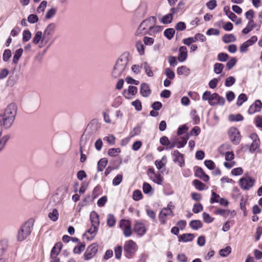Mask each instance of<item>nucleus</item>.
Instances as JSON below:
<instances>
[{
    "label": "nucleus",
    "instance_id": "1",
    "mask_svg": "<svg viewBox=\"0 0 262 262\" xmlns=\"http://www.w3.org/2000/svg\"><path fill=\"white\" fill-rule=\"evenodd\" d=\"M129 61V55L124 53L118 59L114 67L112 74L113 77L118 78L124 74L127 70Z\"/></svg>",
    "mask_w": 262,
    "mask_h": 262
},
{
    "label": "nucleus",
    "instance_id": "2",
    "mask_svg": "<svg viewBox=\"0 0 262 262\" xmlns=\"http://www.w3.org/2000/svg\"><path fill=\"white\" fill-rule=\"evenodd\" d=\"M157 23V18L155 16H151L144 20L140 24L137 30L135 33L136 36H141L146 34L147 32L156 25Z\"/></svg>",
    "mask_w": 262,
    "mask_h": 262
},
{
    "label": "nucleus",
    "instance_id": "3",
    "mask_svg": "<svg viewBox=\"0 0 262 262\" xmlns=\"http://www.w3.org/2000/svg\"><path fill=\"white\" fill-rule=\"evenodd\" d=\"M238 183L242 189L249 190L254 186L256 180L251 177L248 173H245L239 179Z\"/></svg>",
    "mask_w": 262,
    "mask_h": 262
},
{
    "label": "nucleus",
    "instance_id": "4",
    "mask_svg": "<svg viewBox=\"0 0 262 262\" xmlns=\"http://www.w3.org/2000/svg\"><path fill=\"white\" fill-rule=\"evenodd\" d=\"M138 250V246L133 240L125 242L124 245V253L125 256L128 259L133 258Z\"/></svg>",
    "mask_w": 262,
    "mask_h": 262
},
{
    "label": "nucleus",
    "instance_id": "5",
    "mask_svg": "<svg viewBox=\"0 0 262 262\" xmlns=\"http://www.w3.org/2000/svg\"><path fill=\"white\" fill-rule=\"evenodd\" d=\"M32 226L33 224L31 222H28L24 224L18 232V241H23L26 239L30 234Z\"/></svg>",
    "mask_w": 262,
    "mask_h": 262
},
{
    "label": "nucleus",
    "instance_id": "6",
    "mask_svg": "<svg viewBox=\"0 0 262 262\" xmlns=\"http://www.w3.org/2000/svg\"><path fill=\"white\" fill-rule=\"evenodd\" d=\"M228 136L230 141L235 145H237L241 141V135L239 130L237 128L232 127L228 132Z\"/></svg>",
    "mask_w": 262,
    "mask_h": 262
},
{
    "label": "nucleus",
    "instance_id": "7",
    "mask_svg": "<svg viewBox=\"0 0 262 262\" xmlns=\"http://www.w3.org/2000/svg\"><path fill=\"white\" fill-rule=\"evenodd\" d=\"M98 249V245L97 243H93L90 245L84 253L83 256L85 260H88L93 258L97 253Z\"/></svg>",
    "mask_w": 262,
    "mask_h": 262
},
{
    "label": "nucleus",
    "instance_id": "8",
    "mask_svg": "<svg viewBox=\"0 0 262 262\" xmlns=\"http://www.w3.org/2000/svg\"><path fill=\"white\" fill-rule=\"evenodd\" d=\"M147 174L149 179L154 182L158 185H162L163 178L160 175L156 174L153 168L150 167L148 168L147 171Z\"/></svg>",
    "mask_w": 262,
    "mask_h": 262
},
{
    "label": "nucleus",
    "instance_id": "9",
    "mask_svg": "<svg viewBox=\"0 0 262 262\" xmlns=\"http://www.w3.org/2000/svg\"><path fill=\"white\" fill-rule=\"evenodd\" d=\"M56 29V25L54 23H51L48 25L43 32L44 41L48 42L51 39V36L53 34Z\"/></svg>",
    "mask_w": 262,
    "mask_h": 262
},
{
    "label": "nucleus",
    "instance_id": "10",
    "mask_svg": "<svg viewBox=\"0 0 262 262\" xmlns=\"http://www.w3.org/2000/svg\"><path fill=\"white\" fill-rule=\"evenodd\" d=\"M170 215L173 216L174 215L172 210L163 208L160 211L159 215V219L162 225H165L166 223V217Z\"/></svg>",
    "mask_w": 262,
    "mask_h": 262
},
{
    "label": "nucleus",
    "instance_id": "11",
    "mask_svg": "<svg viewBox=\"0 0 262 262\" xmlns=\"http://www.w3.org/2000/svg\"><path fill=\"white\" fill-rule=\"evenodd\" d=\"M134 231L138 235L143 236L146 233L147 228L144 223L141 221H137L134 227Z\"/></svg>",
    "mask_w": 262,
    "mask_h": 262
},
{
    "label": "nucleus",
    "instance_id": "12",
    "mask_svg": "<svg viewBox=\"0 0 262 262\" xmlns=\"http://www.w3.org/2000/svg\"><path fill=\"white\" fill-rule=\"evenodd\" d=\"M4 113L15 120L17 114V106L16 104L13 103L9 104L5 109Z\"/></svg>",
    "mask_w": 262,
    "mask_h": 262
},
{
    "label": "nucleus",
    "instance_id": "13",
    "mask_svg": "<svg viewBox=\"0 0 262 262\" xmlns=\"http://www.w3.org/2000/svg\"><path fill=\"white\" fill-rule=\"evenodd\" d=\"M0 118L3 124V127L5 129L9 128L13 124L15 120L5 114H0Z\"/></svg>",
    "mask_w": 262,
    "mask_h": 262
},
{
    "label": "nucleus",
    "instance_id": "14",
    "mask_svg": "<svg viewBox=\"0 0 262 262\" xmlns=\"http://www.w3.org/2000/svg\"><path fill=\"white\" fill-rule=\"evenodd\" d=\"M224 11L228 18L232 21L235 22L236 24L239 25L242 23V19L238 18L233 12H231L229 7H225L224 8Z\"/></svg>",
    "mask_w": 262,
    "mask_h": 262
},
{
    "label": "nucleus",
    "instance_id": "15",
    "mask_svg": "<svg viewBox=\"0 0 262 262\" xmlns=\"http://www.w3.org/2000/svg\"><path fill=\"white\" fill-rule=\"evenodd\" d=\"M225 102V100L223 97H221L218 94L214 93L212 94L209 104L210 105H215L217 104L223 105Z\"/></svg>",
    "mask_w": 262,
    "mask_h": 262
},
{
    "label": "nucleus",
    "instance_id": "16",
    "mask_svg": "<svg viewBox=\"0 0 262 262\" xmlns=\"http://www.w3.org/2000/svg\"><path fill=\"white\" fill-rule=\"evenodd\" d=\"M173 160L175 163L178 164L180 167H183L185 164L184 155L180 153L178 150H175L172 153Z\"/></svg>",
    "mask_w": 262,
    "mask_h": 262
},
{
    "label": "nucleus",
    "instance_id": "17",
    "mask_svg": "<svg viewBox=\"0 0 262 262\" xmlns=\"http://www.w3.org/2000/svg\"><path fill=\"white\" fill-rule=\"evenodd\" d=\"M250 137L253 140V141L250 145L249 150L251 152H254L259 148L260 141L258 136L255 133L252 134Z\"/></svg>",
    "mask_w": 262,
    "mask_h": 262
},
{
    "label": "nucleus",
    "instance_id": "18",
    "mask_svg": "<svg viewBox=\"0 0 262 262\" xmlns=\"http://www.w3.org/2000/svg\"><path fill=\"white\" fill-rule=\"evenodd\" d=\"M43 38L44 36L42 32L40 31H37L33 38L32 42L35 45H37L40 42L41 46H40L39 47L41 48L48 43L47 41H44Z\"/></svg>",
    "mask_w": 262,
    "mask_h": 262
},
{
    "label": "nucleus",
    "instance_id": "19",
    "mask_svg": "<svg viewBox=\"0 0 262 262\" xmlns=\"http://www.w3.org/2000/svg\"><path fill=\"white\" fill-rule=\"evenodd\" d=\"M261 108V102L259 100H256L254 103L249 107L248 112L249 114H253L256 112H260Z\"/></svg>",
    "mask_w": 262,
    "mask_h": 262
},
{
    "label": "nucleus",
    "instance_id": "20",
    "mask_svg": "<svg viewBox=\"0 0 262 262\" xmlns=\"http://www.w3.org/2000/svg\"><path fill=\"white\" fill-rule=\"evenodd\" d=\"M187 49L185 46H181L179 48V53L178 59L180 62H183L186 60L187 58Z\"/></svg>",
    "mask_w": 262,
    "mask_h": 262
},
{
    "label": "nucleus",
    "instance_id": "21",
    "mask_svg": "<svg viewBox=\"0 0 262 262\" xmlns=\"http://www.w3.org/2000/svg\"><path fill=\"white\" fill-rule=\"evenodd\" d=\"M138 89L135 86H129L128 90H124L123 96L127 99H130L132 95H135L137 93Z\"/></svg>",
    "mask_w": 262,
    "mask_h": 262
},
{
    "label": "nucleus",
    "instance_id": "22",
    "mask_svg": "<svg viewBox=\"0 0 262 262\" xmlns=\"http://www.w3.org/2000/svg\"><path fill=\"white\" fill-rule=\"evenodd\" d=\"M87 142V138L82 135L80 143V151L81 152L80 162H84L86 159V155L83 154L82 148L84 146Z\"/></svg>",
    "mask_w": 262,
    "mask_h": 262
},
{
    "label": "nucleus",
    "instance_id": "23",
    "mask_svg": "<svg viewBox=\"0 0 262 262\" xmlns=\"http://www.w3.org/2000/svg\"><path fill=\"white\" fill-rule=\"evenodd\" d=\"M149 85L146 83H142L140 88V93L143 97H147L151 94Z\"/></svg>",
    "mask_w": 262,
    "mask_h": 262
},
{
    "label": "nucleus",
    "instance_id": "24",
    "mask_svg": "<svg viewBox=\"0 0 262 262\" xmlns=\"http://www.w3.org/2000/svg\"><path fill=\"white\" fill-rule=\"evenodd\" d=\"M195 176L205 182H207L209 179V176L207 175L203 171L202 168L200 167H199L196 169L195 172Z\"/></svg>",
    "mask_w": 262,
    "mask_h": 262
},
{
    "label": "nucleus",
    "instance_id": "25",
    "mask_svg": "<svg viewBox=\"0 0 262 262\" xmlns=\"http://www.w3.org/2000/svg\"><path fill=\"white\" fill-rule=\"evenodd\" d=\"M194 237V235L192 233H185L178 236L179 241L184 243L192 241Z\"/></svg>",
    "mask_w": 262,
    "mask_h": 262
},
{
    "label": "nucleus",
    "instance_id": "26",
    "mask_svg": "<svg viewBox=\"0 0 262 262\" xmlns=\"http://www.w3.org/2000/svg\"><path fill=\"white\" fill-rule=\"evenodd\" d=\"M9 246V242L7 239L0 241V256L6 252Z\"/></svg>",
    "mask_w": 262,
    "mask_h": 262
},
{
    "label": "nucleus",
    "instance_id": "27",
    "mask_svg": "<svg viewBox=\"0 0 262 262\" xmlns=\"http://www.w3.org/2000/svg\"><path fill=\"white\" fill-rule=\"evenodd\" d=\"M161 31V27L159 26H157L156 24L151 27V28L147 32L146 34L155 36L156 34H159Z\"/></svg>",
    "mask_w": 262,
    "mask_h": 262
},
{
    "label": "nucleus",
    "instance_id": "28",
    "mask_svg": "<svg viewBox=\"0 0 262 262\" xmlns=\"http://www.w3.org/2000/svg\"><path fill=\"white\" fill-rule=\"evenodd\" d=\"M90 220H91L92 225H95L96 226H99V224H100L99 220V215L96 212L93 211L91 213Z\"/></svg>",
    "mask_w": 262,
    "mask_h": 262
},
{
    "label": "nucleus",
    "instance_id": "29",
    "mask_svg": "<svg viewBox=\"0 0 262 262\" xmlns=\"http://www.w3.org/2000/svg\"><path fill=\"white\" fill-rule=\"evenodd\" d=\"M62 248L61 243H56L52 248L50 255H58Z\"/></svg>",
    "mask_w": 262,
    "mask_h": 262
},
{
    "label": "nucleus",
    "instance_id": "30",
    "mask_svg": "<svg viewBox=\"0 0 262 262\" xmlns=\"http://www.w3.org/2000/svg\"><path fill=\"white\" fill-rule=\"evenodd\" d=\"M107 225L110 227H114L116 223V220L115 216L111 213H110L107 216Z\"/></svg>",
    "mask_w": 262,
    "mask_h": 262
},
{
    "label": "nucleus",
    "instance_id": "31",
    "mask_svg": "<svg viewBox=\"0 0 262 262\" xmlns=\"http://www.w3.org/2000/svg\"><path fill=\"white\" fill-rule=\"evenodd\" d=\"M142 67L145 70V72L148 77H153L154 73L152 71L151 67L148 64L147 62H144L142 64Z\"/></svg>",
    "mask_w": 262,
    "mask_h": 262
},
{
    "label": "nucleus",
    "instance_id": "32",
    "mask_svg": "<svg viewBox=\"0 0 262 262\" xmlns=\"http://www.w3.org/2000/svg\"><path fill=\"white\" fill-rule=\"evenodd\" d=\"M230 213L231 214H235V211L234 210L230 211L223 209H218L215 211L214 213L217 215H220L224 217H226L228 213Z\"/></svg>",
    "mask_w": 262,
    "mask_h": 262
},
{
    "label": "nucleus",
    "instance_id": "33",
    "mask_svg": "<svg viewBox=\"0 0 262 262\" xmlns=\"http://www.w3.org/2000/svg\"><path fill=\"white\" fill-rule=\"evenodd\" d=\"M107 163V160L104 158L101 159L97 163V170L98 171H102L105 167Z\"/></svg>",
    "mask_w": 262,
    "mask_h": 262
},
{
    "label": "nucleus",
    "instance_id": "34",
    "mask_svg": "<svg viewBox=\"0 0 262 262\" xmlns=\"http://www.w3.org/2000/svg\"><path fill=\"white\" fill-rule=\"evenodd\" d=\"M255 26V24L254 22V20L249 21L246 27L242 30L243 33L245 34H248L249 32H250L251 31L253 30Z\"/></svg>",
    "mask_w": 262,
    "mask_h": 262
},
{
    "label": "nucleus",
    "instance_id": "35",
    "mask_svg": "<svg viewBox=\"0 0 262 262\" xmlns=\"http://www.w3.org/2000/svg\"><path fill=\"white\" fill-rule=\"evenodd\" d=\"M189 226L193 230H197L201 228L203 225L200 220H193L190 222Z\"/></svg>",
    "mask_w": 262,
    "mask_h": 262
},
{
    "label": "nucleus",
    "instance_id": "36",
    "mask_svg": "<svg viewBox=\"0 0 262 262\" xmlns=\"http://www.w3.org/2000/svg\"><path fill=\"white\" fill-rule=\"evenodd\" d=\"M223 41L225 43H229L234 42L236 41V38L235 36L232 34H225L223 37Z\"/></svg>",
    "mask_w": 262,
    "mask_h": 262
},
{
    "label": "nucleus",
    "instance_id": "37",
    "mask_svg": "<svg viewBox=\"0 0 262 262\" xmlns=\"http://www.w3.org/2000/svg\"><path fill=\"white\" fill-rule=\"evenodd\" d=\"M189 139V137L187 136L185 137H181L180 140L177 139V147L178 148H181L183 147L187 143V140Z\"/></svg>",
    "mask_w": 262,
    "mask_h": 262
},
{
    "label": "nucleus",
    "instance_id": "38",
    "mask_svg": "<svg viewBox=\"0 0 262 262\" xmlns=\"http://www.w3.org/2000/svg\"><path fill=\"white\" fill-rule=\"evenodd\" d=\"M192 183L195 188L199 190L202 191L205 189V185L198 180H193Z\"/></svg>",
    "mask_w": 262,
    "mask_h": 262
},
{
    "label": "nucleus",
    "instance_id": "39",
    "mask_svg": "<svg viewBox=\"0 0 262 262\" xmlns=\"http://www.w3.org/2000/svg\"><path fill=\"white\" fill-rule=\"evenodd\" d=\"M23 52V50L21 48L18 49L15 51L13 58V62L15 64L17 63L19 59L22 55Z\"/></svg>",
    "mask_w": 262,
    "mask_h": 262
},
{
    "label": "nucleus",
    "instance_id": "40",
    "mask_svg": "<svg viewBox=\"0 0 262 262\" xmlns=\"http://www.w3.org/2000/svg\"><path fill=\"white\" fill-rule=\"evenodd\" d=\"M244 119L243 117L239 114H232L229 116V120L231 122H238L242 121Z\"/></svg>",
    "mask_w": 262,
    "mask_h": 262
},
{
    "label": "nucleus",
    "instance_id": "41",
    "mask_svg": "<svg viewBox=\"0 0 262 262\" xmlns=\"http://www.w3.org/2000/svg\"><path fill=\"white\" fill-rule=\"evenodd\" d=\"M175 33V30L173 28H168L164 32V36L169 40L171 39Z\"/></svg>",
    "mask_w": 262,
    "mask_h": 262
},
{
    "label": "nucleus",
    "instance_id": "42",
    "mask_svg": "<svg viewBox=\"0 0 262 262\" xmlns=\"http://www.w3.org/2000/svg\"><path fill=\"white\" fill-rule=\"evenodd\" d=\"M173 19V17L171 14H167L163 16L160 21L164 24H167L170 23Z\"/></svg>",
    "mask_w": 262,
    "mask_h": 262
},
{
    "label": "nucleus",
    "instance_id": "43",
    "mask_svg": "<svg viewBox=\"0 0 262 262\" xmlns=\"http://www.w3.org/2000/svg\"><path fill=\"white\" fill-rule=\"evenodd\" d=\"M136 13L139 16H143L146 13L145 6L143 4L140 5L136 10Z\"/></svg>",
    "mask_w": 262,
    "mask_h": 262
},
{
    "label": "nucleus",
    "instance_id": "44",
    "mask_svg": "<svg viewBox=\"0 0 262 262\" xmlns=\"http://www.w3.org/2000/svg\"><path fill=\"white\" fill-rule=\"evenodd\" d=\"M224 68L223 64L221 63H215L214 64L213 71L216 74H221Z\"/></svg>",
    "mask_w": 262,
    "mask_h": 262
},
{
    "label": "nucleus",
    "instance_id": "45",
    "mask_svg": "<svg viewBox=\"0 0 262 262\" xmlns=\"http://www.w3.org/2000/svg\"><path fill=\"white\" fill-rule=\"evenodd\" d=\"M231 252V248L230 246H227L224 249H221L219 254L222 257L227 256Z\"/></svg>",
    "mask_w": 262,
    "mask_h": 262
},
{
    "label": "nucleus",
    "instance_id": "46",
    "mask_svg": "<svg viewBox=\"0 0 262 262\" xmlns=\"http://www.w3.org/2000/svg\"><path fill=\"white\" fill-rule=\"evenodd\" d=\"M114 252L115 258L117 259H120L122 255V247L121 246L115 247L114 248Z\"/></svg>",
    "mask_w": 262,
    "mask_h": 262
},
{
    "label": "nucleus",
    "instance_id": "47",
    "mask_svg": "<svg viewBox=\"0 0 262 262\" xmlns=\"http://www.w3.org/2000/svg\"><path fill=\"white\" fill-rule=\"evenodd\" d=\"M58 211L56 209H54L51 212L49 213V217L53 221L55 222L58 220Z\"/></svg>",
    "mask_w": 262,
    "mask_h": 262
},
{
    "label": "nucleus",
    "instance_id": "48",
    "mask_svg": "<svg viewBox=\"0 0 262 262\" xmlns=\"http://www.w3.org/2000/svg\"><path fill=\"white\" fill-rule=\"evenodd\" d=\"M103 140L107 142L109 144L114 145L116 142V137L113 135H110L103 138Z\"/></svg>",
    "mask_w": 262,
    "mask_h": 262
},
{
    "label": "nucleus",
    "instance_id": "49",
    "mask_svg": "<svg viewBox=\"0 0 262 262\" xmlns=\"http://www.w3.org/2000/svg\"><path fill=\"white\" fill-rule=\"evenodd\" d=\"M143 191L145 194H151L152 193V189L151 185L146 182H144L143 184Z\"/></svg>",
    "mask_w": 262,
    "mask_h": 262
},
{
    "label": "nucleus",
    "instance_id": "50",
    "mask_svg": "<svg viewBox=\"0 0 262 262\" xmlns=\"http://www.w3.org/2000/svg\"><path fill=\"white\" fill-rule=\"evenodd\" d=\"M85 245L84 243H80L77 246H76L73 250L75 254H80L85 249Z\"/></svg>",
    "mask_w": 262,
    "mask_h": 262
},
{
    "label": "nucleus",
    "instance_id": "51",
    "mask_svg": "<svg viewBox=\"0 0 262 262\" xmlns=\"http://www.w3.org/2000/svg\"><path fill=\"white\" fill-rule=\"evenodd\" d=\"M121 152V149L119 148H112L108 150V155L111 157H116L118 154Z\"/></svg>",
    "mask_w": 262,
    "mask_h": 262
},
{
    "label": "nucleus",
    "instance_id": "52",
    "mask_svg": "<svg viewBox=\"0 0 262 262\" xmlns=\"http://www.w3.org/2000/svg\"><path fill=\"white\" fill-rule=\"evenodd\" d=\"M247 100V97L245 94H241L237 98L236 104L237 106H241L242 104Z\"/></svg>",
    "mask_w": 262,
    "mask_h": 262
},
{
    "label": "nucleus",
    "instance_id": "53",
    "mask_svg": "<svg viewBox=\"0 0 262 262\" xmlns=\"http://www.w3.org/2000/svg\"><path fill=\"white\" fill-rule=\"evenodd\" d=\"M136 48L139 53L142 55L145 53V48L144 45L141 41H138L136 42Z\"/></svg>",
    "mask_w": 262,
    "mask_h": 262
},
{
    "label": "nucleus",
    "instance_id": "54",
    "mask_svg": "<svg viewBox=\"0 0 262 262\" xmlns=\"http://www.w3.org/2000/svg\"><path fill=\"white\" fill-rule=\"evenodd\" d=\"M131 226V222L129 220L122 219L120 221L119 226L122 230Z\"/></svg>",
    "mask_w": 262,
    "mask_h": 262
},
{
    "label": "nucleus",
    "instance_id": "55",
    "mask_svg": "<svg viewBox=\"0 0 262 262\" xmlns=\"http://www.w3.org/2000/svg\"><path fill=\"white\" fill-rule=\"evenodd\" d=\"M143 198V195L140 190H136L134 191L133 194V198L136 201H138L141 200Z\"/></svg>",
    "mask_w": 262,
    "mask_h": 262
},
{
    "label": "nucleus",
    "instance_id": "56",
    "mask_svg": "<svg viewBox=\"0 0 262 262\" xmlns=\"http://www.w3.org/2000/svg\"><path fill=\"white\" fill-rule=\"evenodd\" d=\"M237 60L235 57L231 58L226 63V68L228 70H231L236 63Z\"/></svg>",
    "mask_w": 262,
    "mask_h": 262
},
{
    "label": "nucleus",
    "instance_id": "57",
    "mask_svg": "<svg viewBox=\"0 0 262 262\" xmlns=\"http://www.w3.org/2000/svg\"><path fill=\"white\" fill-rule=\"evenodd\" d=\"M235 82V78L233 76H230L225 79V85L230 87L233 85Z\"/></svg>",
    "mask_w": 262,
    "mask_h": 262
},
{
    "label": "nucleus",
    "instance_id": "58",
    "mask_svg": "<svg viewBox=\"0 0 262 262\" xmlns=\"http://www.w3.org/2000/svg\"><path fill=\"white\" fill-rule=\"evenodd\" d=\"M229 58V55L225 53H220L218 54L217 59L221 62H225L227 61Z\"/></svg>",
    "mask_w": 262,
    "mask_h": 262
},
{
    "label": "nucleus",
    "instance_id": "59",
    "mask_svg": "<svg viewBox=\"0 0 262 262\" xmlns=\"http://www.w3.org/2000/svg\"><path fill=\"white\" fill-rule=\"evenodd\" d=\"M143 41L146 46H150L154 43L155 39L153 37L145 36L143 37Z\"/></svg>",
    "mask_w": 262,
    "mask_h": 262
},
{
    "label": "nucleus",
    "instance_id": "60",
    "mask_svg": "<svg viewBox=\"0 0 262 262\" xmlns=\"http://www.w3.org/2000/svg\"><path fill=\"white\" fill-rule=\"evenodd\" d=\"M56 13V9L55 8H52L49 9L46 14V18L47 19H51L52 18Z\"/></svg>",
    "mask_w": 262,
    "mask_h": 262
},
{
    "label": "nucleus",
    "instance_id": "61",
    "mask_svg": "<svg viewBox=\"0 0 262 262\" xmlns=\"http://www.w3.org/2000/svg\"><path fill=\"white\" fill-rule=\"evenodd\" d=\"M31 38V33L28 30H25L23 33V40L24 42L29 41Z\"/></svg>",
    "mask_w": 262,
    "mask_h": 262
},
{
    "label": "nucleus",
    "instance_id": "62",
    "mask_svg": "<svg viewBox=\"0 0 262 262\" xmlns=\"http://www.w3.org/2000/svg\"><path fill=\"white\" fill-rule=\"evenodd\" d=\"M165 74L167 78L170 80L174 79L175 74L174 72L170 68H166L165 70Z\"/></svg>",
    "mask_w": 262,
    "mask_h": 262
},
{
    "label": "nucleus",
    "instance_id": "63",
    "mask_svg": "<svg viewBox=\"0 0 262 262\" xmlns=\"http://www.w3.org/2000/svg\"><path fill=\"white\" fill-rule=\"evenodd\" d=\"M11 57V52L9 49H6L4 51L3 55V59L4 61H8Z\"/></svg>",
    "mask_w": 262,
    "mask_h": 262
},
{
    "label": "nucleus",
    "instance_id": "64",
    "mask_svg": "<svg viewBox=\"0 0 262 262\" xmlns=\"http://www.w3.org/2000/svg\"><path fill=\"white\" fill-rule=\"evenodd\" d=\"M189 71V70L186 66H182L177 69V73L178 75H182Z\"/></svg>",
    "mask_w": 262,
    "mask_h": 262
}]
</instances>
